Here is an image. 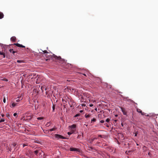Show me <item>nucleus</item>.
<instances>
[{"mask_svg": "<svg viewBox=\"0 0 158 158\" xmlns=\"http://www.w3.org/2000/svg\"><path fill=\"white\" fill-rule=\"evenodd\" d=\"M62 103L61 105L64 107V110H65L66 112L69 110L70 108L73 109L76 104L75 102L69 96L64 95L62 98Z\"/></svg>", "mask_w": 158, "mask_h": 158, "instance_id": "f257e3e1", "label": "nucleus"}, {"mask_svg": "<svg viewBox=\"0 0 158 158\" xmlns=\"http://www.w3.org/2000/svg\"><path fill=\"white\" fill-rule=\"evenodd\" d=\"M42 50V52H43V56L44 57H46L45 60L47 61L50 60H54V59L59 60H64V59H62L60 56H57L55 54H52V52H47L46 50Z\"/></svg>", "mask_w": 158, "mask_h": 158, "instance_id": "f03ea898", "label": "nucleus"}, {"mask_svg": "<svg viewBox=\"0 0 158 158\" xmlns=\"http://www.w3.org/2000/svg\"><path fill=\"white\" fill-rule=\"evenodd\" d=\"M34 154L38 158H45L46 155L40 149H35L34 150Z\"/></svg>", "mask_w": 158, "mask_h": 158, "instance_id": "7ed1b4c3", "label": "nucleus"}, {"mask_svg": "<svg viewBox=\"0 0 158 158\" xmlns=\"http://www.w3.org/2000/svg\"><path fill=\"white\" fill-rule=\"evenodd\" d=\"M16 145L17 143H10L9 146H7L6 149L8 150V152H11L12 148H14V150H15L17 148Z\"/></svg>", "mask_w": 158, "mask_h": 158, "instance_id": "20e7f679", "label": "nucleus"}, {"mask_svg": "<svg viewBox=\"0 0 158 158\" xmlns=\"http://www.w3.org/2000/svg\"><path fill=\"white\" fill-rule=\"evenodd\" d=\"M26 115L24 117L23 119L24 120H30L31 119V116H32V114L30 112H27L26 114Z\"/></svg>", "mask_w": 158, "mask_h": 158, "instance_id": "39448f33", "label": "nucleus"}, {"mask_svg": "<svg viewBox=\"0 0 158 158\" xmlns=\"http://www.w3.org/2000/svg\"><path fill=\"white\" fill-rule=\"evenodd\" d=\"M10 46V45H4L3 44L0 43V49H7L10 48V49H11Z\"/></svg>", "mask_w": 158, "mask_h": 158, "instance_id": "423d86ee", "label": "nucleus"}, {"mask_svg": "<svg viewBox=\"0 0 158 158\" xmlns=\"http://www.w3.org/2000/svg\"><path fill=\"white\" fill-rule=\"evenodd\" d=\"M55 137L56 139H57L58 140L59 139H68V138H67L66 137H64L59 134H56L55 135Z\"/></svg>", "mask_w": 158, "mask_h": 158, "instance_id": "0eeeda50", "label": "nucleus"}, {"mask_svg": "<svg viewBox=\"0 0 158 158\" xmlns=\"http://www.w3.org/2000/svg\"><path fill=\"white\" fill-rule=\"evenodd\" d=\"M40 88V85H37L35 88H34L33 89V92L36 94H38L39 93V91H38V89H39Z\"/></svg>", "mask_w": 158, "mask_h": 158, "instance_id": "6e6552de", "label": "nucleus"}, {"mask_svg": "<svg viewBox=\"0 0 158 158\" xmlns=\"http://www.w3.org/2000/svg\"><path fill=\"white\" fill-rule=\"evenodd\" d=\"M10 46H16L18 47L25 48V46H23L22 44H19L18 43L14 44H10ZM12 47L13 48V47Z\"/></svg>", "mask_w": 158, "mask_h": 158, "instance_id": "1a4fd4ad", "label": "nucleus"}, {"mask_svg": "<svg viewBox=\"0 0 158 158\" xmlns=\"http://www.w3.org/2000/svg\"><path fill=\"white\" fill-rule=\"evenodd\" d=\"M118 136L119 139L123 141L124 139V138L123 134L122 133H118Z\"/></svg>", "mask_w": 158, "mask_h": 158, "instance_id": "9d476101", "label": "nucleus"}, {"mask_svg": "<svg viewBox=\"0 0 158 158\" xmlns=\"http://www.w3.org/2000/svg\"><path fill=\"white\" fill-rule=\"evenodd\" d=\"M69 150L71 151H76L78 152H80V150L78 148H70Z\"/></svg>", "mask_w": 158, "mask_h": 158, "instance_id": "9b49d317", "label": "nucleus"}, {"mask_svg": "<svg viewBox=\"0 0 158 158\" xmlns=\"http://www.w3.org/2000/svg\"><path fill=\"white\" fill-rule=\"evenodd\" d=\"M120 108L121 109V110L122 111V112L123 114L124 115H126L127 116V111H126L125 109L124 108L122 107H120Z\"/></svg>", "mask_w": 158, "mask_h": 158, "instance_id": "f8f14e48", "label": "nucleus"}, {"mask_svg": "<svg viewBox=\"0 0 158 158\" xmlns=\"http://www.w3.org/2000/svg\"><path fill=\"white\" fill-rule=\"evenodd\" d=\"M46 95H47V97L48 98H51L52 96V93L50 92H49V91H48V90H47L46 91Z\"/></svg>", "mask_w": 158, "mask_h": 158, "instance_id": "ddd939ff", "label": "nucleus"}, {"mask_svg": "<svg viewBox=\"0 0 158 158\" xmlns=\"http://www.w3.org/2000/svg\"><path fill=\"white\" fill-rule=\"evenodd\" d=\"M40 89L41 90L42 93H43L44 90L46 91L47 89L45 85L43 86H40Z\"/></svg>", "mask_w": 158, "mask_h": 158, "instance_id": "4468645a", "label": "nucleus"}, {"mask_svg": "<svg viewBox=\"0 0 158 158\" xmlns=\"http://www.w3.org/2000/svg\"><path fill=\"white\" fill-rule=\"evenodd\" d=\"M106 149L110 152H112L113 151V148L109 145L106 147Z\"/></svg>", "mask_w": 158, "mask_h": 158, "instance_id": "2eb2a0df", "label": "nucleus"}, {"mask_svg": "<svg viewBox=\"0 0 158 158\" xmlns=\"http://www.w3.org/2000/svg\"><path fill=\"white\" fill-rule=\"evenodd\" d=\"M76 125L75 124H73L71 126H69V128H70L71 129H75V130H76Z\"/></svg>", "mask_w": 158, "mask_h": 158, "instance_id": "dca6fc26", "label": "nucleus"}, {"mask_svg": "<svg viewBox=\"0 0 158 158\" xmlns=\"http://www.w3.org/2000/svg\"><path fill=\"white\" fill-rule=\"evenodd\" d=\"M5 50H4V51L3 52V50H2V51H0V55H2L3 56V58H5Z\"/></svg>", "mask_w": 158, "mask_h": 158, "instance_id": "f3484780", "label": "nucleus"}, {"mask_svg": "<svg viewBox=\"0 0 158 158\" xmlns=\"http://www.w3.org/2000/svg\"><path fill=\"white\" fill-rule=\"evenodd\" d=\"M137 111L138 112L140 113L142 115H144V112H143L140 109H137Z\"/></svg>", "mask_w": 158, "mask_h": 158, "instance_id": "a211bd4d", "label": "nucleus"}, {"mask_svg": "<svg viewBox=\"0 0 158 158\" xmlns=\"http://www.w3.org/2000/svg\"><path fill=\"white\" fill-rule=\"evenodd\" d=\"M17 105L18 104L17 103H15L13 102L11 104V105L10 106V107L11 108H13Z\"/></svg>", "mask_w": 158, "mask_h": 158, "instance_id": "6ab92c4d", "label": "nucleus"}, {"mask_svg": "<svg viewBox=\"0 0 158 158\" xmlns=\"http://www.w3.org/2000/svg\"><path fill=\"white\" fill-rule=\"evenodd\" d=\"M108 145L105 143H103L102 144V147L106 148Z\"/></svg>", "mask_w": 158, "mask_h": 158, "instance_id": "aec40b11", "label": "nucleus"}, {"mask_svg": "<svg viewBox=\"0 0 158 158\" xmlns=\"http://www.w3.org/2000/svg\"><path fill=\"white\" fill-rule=\"evenodd\" d=\"M29 154H30L31 156L32 157H33L34 154V151H30L29 152Z\"/></svg>", "mask_w": 158, "mask_h": 158, "instance_id": "412c9836", "label": "nucleus"}, {"mask_svg": "<svg viewBox=\"0 0 158 158\" xmlns=\"http://www.w3.org/2000/svg\"><path fill=\"white\" fill-rule=\"evenodd\" d=\"M43 131H44V133H45V134H50V133H49V132H50L49 130H43Z\"/></svg>", "mask_w": 158, "mask_h": 158, "instance_id": "4be33fe9", "label": "nucleus"}, {"mask_svg": "<svg viewBox=\"0 0 158 158\" xmlns=\"http://www.w3.org/2000/svg\"><path fill=\"white\" fill-rule=\"evenodd\" d=\"M10 40L11 41L15 42L16 40V38L15 36H13L10 38Z\"/></svg>", "mask_w": 158, "mask_h": 158, "instance_id": "5701e85b", "label": "nucleus"}, {"mask_svg": "<svg viewBox=\"0 0 158 158\" xmlns=\"http://www.w3.org/2000/svg\"><path fill=\"white\" fill-rule=\"evenodd\" d=\"M4 17V14L2 12H0V19H2Z\"/></svg>", "mask_w": 158, "mask_h": 158, "instance_id": "b1692460", "label": "nucleus"}, {"mask_svg": "<svg viewBox=\"0 0 158 158\" xmlns=\"http://www.w3.org/2000/svg\"><path fill=\"white\" fill-rule=\"evenodd\" d=\"M72 65L71 64H67L65 66V68H68V67H71Z\"/></svg>", "mask_w": 158, "mask_h": 158, "instance_id": "393cba45", "label": "nucleus"}, {"mask_svg": "<svg viewBox=\"0 0 158 158\" xmlns=\"http://www.w3.org/2000/svg\"><path fill=\"white\" fill-rule=\"evenodd\" d=\"M97 138L95 137V138H92L91 139V140H90V143H93V142L94 141L95 139H97Z\"/></svg>", "mask_w": 158, "mask_h": 158, "instance_id": "a878e982", "label": "nucleus"}, {"mask_svg": "<svg viewBox=\"0 0 158 158\" xmlns=\"http://www.w3.org/2000/svg\"><path fill=\"white\" fill-rule=\"evenodd\" d=\"M96 121V118H93L91 120V123H94Z\"/></svg>", "mask_w": 158, "mask_h": 158, "instance_id": "bb28decb", "label": "nucleus"}, {"mask_svg": "<svg viewBox=\"0 0 158 158\" xmlns=\"http://www.w3.org/2000/svg\"><path fill=\"white\" fill-rule=\"evenodd\" d=\"M56 105L55 104H53L52 106V112H54L55 110V109Z\"/></svg>", "mask_w": 158, "mask_h": 158, "instance_id": "cd10ccee", "label": "nucleus"}, {"mask_svg": "<svg viewBox=\"0 0 158 158\" xmlns=\"http://www.w3.org/2000/svg\"><path fill=\"white\" fill-rule=\"evenodd\" d=\"M56 129H57L56 128L54 127L52 129H49V131H55V130H56Z\"/></svg>", "mask_w": 158, "mask_h": 158, "instance_id": "c85d7f7f", "label": "nucleus"}, {"mask_svg": "<svg viewBox=\"0 0 158 158\" xmlns=\"http://www.w3.org/2000/svg\"><path fill=\"white\" fill-rule=\"evenodd\" d=\"M2 81H8V79L6 78H5V77H4L3 79H2Z\"/></svg>", "mask_w": 158, "mask_h": 158, "instance_id": "c756f323", "label": "nucleus"}, {"mask_svg": "<svg viewBox=\"0 0 158 158\" xmlns=\"http://www.w3.org/2000/svg\"><path fill=\"white\" fill-rule=\"evenodd\" d=\"M37 119L38 120H41L43 119H44V117H39L37 118Z\"/></svg>", "mask_w": 158, "mask_h": 158, "instance_id": "7c9ffc66", "label": "nucleus"}, {"mask_svg": "<svg viewBox=\"0 0 158 158\" xmlns=\"http://www.w3.org/2000/svg\"><path fill=\"white\" fill-rule=\"evenodd\" d=\"M85 118H88L90 116V115L89 114H86L85 115Z\"/></svg>", "mask_w": 158, "mask_h": 158, "instance_id": "2f4dec72", "label": "nucleus"}, {"mask_svg": "<svg viewBox=\"0 0 158 158\" xmlns=\"http://www.w3.org/2000/svg\"><path fill=\"white\" fill-rule=\"evenodd\" d=\"M110 119L109 118H107L106 119V122H107L108 123H109L110 122Z\"/></svg>", "mask_w": 158, "mask_h": 158, "instance_id": "473e14b6", "label": "nucleus"}, {"mask_svg": "<svg viewBox=\"0 0 158 158\" xmlns=\"http://www.w3.org/2000/svg\"><path fill=\"white\" fill-rule=\"evenodd\" d=\"M81 102H83V100H84V97H83V96L82 95H81Z\"/></svg>", "mask_w": 158, "mask_h": 158, "instance_id": "72a5a7b5", "label": "nucleus"}, {"mask_svg": "<svg viewBox=\"0 0 158 158\" xmlns=\"http://www.w3.org/2000/svg\"><path fill=\"white\" fill-rule=\"evenodd\" d=\"M5 121V119L4 118H2L0 120V123L4 122Z\"/></svg>", "mask_w": 158, "mask_h": 158, "instance_id": "f704fd0d", "label": "nucleus"}, {"mask_svg": "<svg viewBox=\"0 0 158 158\" xmlns=\"http://www.w3.org/2000/svg\"><path fill=\"white\" fill-rule=\"evenodd\" d=\"M80 115V114H76L74 116V118H75V117H78V116H79Z\"/></svg>", "mask_w": 158, "mask_h": 158, "instance_id": "c9c22d12", "label": "nucleus"}, {"mask_svg": "<svg viewBox=\"0 0 158 158\" xmlns=\"http://www.w3.org/2000/svg\"><path fill=\"white\" fill-rule=\"evenodd\" d=\"M17 62L19 63H21L23 62V60H17Z\"/></svg>", "mask_w": 158, "mask_h": 158, "instance_id": "e433bc0d", "label": "nucleus"}, {"mask_svg": "<svg viewBox=\"0 0 158 158\" xmlns=\"http://www.w3.org/2000/svg\"><path fill=\"white\" fill-rule=\"evenodd\" d=\"M6 116L8 118H9V117H10V115L9 113H7L6 114Z\"/></svg>", "mask_w": 158, "mask_h": 158, "instance_id": "4c0bfd02", "label": "nucleus"}, {"mask_svg": "<svg viewBox=\"0 0 158 158\" xmlns=\"http://www.w3.org/2000/svg\"><path fill=\"white\" fill-rule=\"evenodd\" d=\"M135 136H137V135L138 134V131H135Z\"/></svg>", "mask_w": 158, "mask_h": 158, "instance_id": "58836bf2", "label": "nucleus"}, {"mask_svg": "<svg viewBox=\"0 0 158 158\" xmlns=\"http://www.w3.org/2000/svg\"><path fill=\"white\" fill-rule=\"evenodd\" d=\"M9 51H10V52H12L14 54V53H15V52H15V51H13V50H9Z\"/></svg>", "mask_w": 158, "mask_h": 158, "instance_id": "ea45409f", "label": "nucleus"}, {"mask_svg": "<svg viewBox=\"0 0 158 158\" xmlns=\"http://www.w3.org/2000/svg\"><path fill=\"white\" fill-rule=\"evenodd\" d=\"M73 133V132H69L67 133V134L70 135H71Z\"/></svg>", "mask_w": 158, "mask_h": 158, "instance_id": "a19ab883", "label": "nucleus"}, {"mask_svg": "<svg viewBox=\"0 0 158 158\" xmlns=\"http://www.w3.org/2000/svg\"><path fill=\"white\" fill-rule=\"evenodd\" d=\"M104 125L106 126V127H109V125H108V124L107 123H105L104 124Z\"/></svg>", "mask_w": 158, "mask_h": 158, "instance_id": "79ce46f5", "label": "nucleus"}, {"mask_svg": "<svg viewBox=\"0 0 158 158\" xmlns=\"http://www.w3.org/2000/svg\"><path fill=\"white\" fill-rule=\"evenodd\" d=\"M27 145H27V143H26V144H25V143L24 144H23V147L24 148L25 146H27Z\"/></svg>", "mask_w": 158, "mask_h": 158, "instance_id": "37998d69", "label": "nucleus"}, {"mask_svg": "<svg viewBox=\"0 0 158 158\" xmlns=\"http://www.w3.org/2000/svg\"><path fill=\"white\" fill-rule=\"evenodd\" d=\"M102 138H103L104 139H105L106 137V136L105 135H102Z\"/></svg>", "mask_w": 158, "mask_h": 158, "instance_id": "c03bdc74", "label": "nucleus"}, {"mask_svg": "<svg viewBox=\"0 0 158 158\" xmlns=\"http://www.w3.org/2000/svg\"><path fill=\"white\" fill-rule=\"evenodd\" d=\"M100 122L101 123H104L105 122V121L103 120H101L100 121Z\"/></svg>", "mask_w": 158, "mask_h": 158, "instance_id": "a18cd8bd", "label": "nucleus"}, {"mask_svg": "<svg viewBox=\"0 0 158 158\" xmlns=\"http://www.w3.org/2000/svg\"><path fill=\"white\" fill-rule=\"evenodd\" d=\"M3 102L4 103H5L6 102V99L5 98V97H4V98H3Z\"/></svg>", "mask_w": 158, "mask_h": 158, "instance_id": "49530a36", "label": "nucleus"}, {"mask_svg": "<svg viewBox=\"0 0 158 158\" xmlns=\"http://www.w3.org/2000/svg\"><path fill=\"white\" fill-rule=\"evenodd\" d=\"M39 107V105H38V106H37V108H36V106H35V110H36Z\"/></svg>", "mask_w": 158, "mask_h": 158, "instance_id": "de8ad7c7", "label": "nucleus"}, {"mask_svg": "<svg viewBox=\"0 0 158 158\" xmlns=\"http://www.w3.org/2000/svg\"><path fill=\"white\" fill-rule=\"evenodd\" d=\"M42 105H43V106H45V102H44L43 103H42Z\"/></svg>", "mask_w": 158, "mask_h": 158, "instance_id": "09e8293b", "label": "nucleus"}, {"mask_svg": "<svg viewBox=\"0 0 158 158\" xmlns=\"http://www.w3.org/2000/svg\"><path fill=\"white\" fill-rule=\"evenodd\" d=\"M102 135H98V137L102 138Z\"/></svg>", "mask_w": 158, "mask_h": 158, "instance_id": "8fccbe9b", "label": "nucleus"}, {"mask_svg": "<svg viewBox=\"0 0 158 158\" xmlns=\"http://www.w3.org/2000/svg\"><path fill=\"white\" fill-rule=\"evenodd\" d=\"M93 104H91L89 105V106L90 107H92L93 106Z\"/></svg>", "mask_w": 158, "mask_h": 158, "instance_id": "3c124183", "label": "nucleus"}, {"mask_svg": "<svg viewBox=\"0 0 158 158\" xmlns=\"http://www.w3.org/2000/svg\"><path fill=\"white\" fill-rule=\"evenodd\" d=\"M81 136V135H78L77 136V138L79 139L80 138V137Z\"/></svg>", "mask_w": 158, "mask_h": 158, "instance_id": "603ef678", "label": "nucleus"}, {"mask_svg": "<svg viewBox=\"0 0 158 158\" xmlns=\"http://www.w3.org/2000/svg\"><path fill=\"white\" fill-rule=\"evenodd\" d=\"M17 115V114L16 113H14V116H16Z\"/></svg>", "mask_w": 158, "mask_h": 158, "instance_id": "864d4df0", "label": "nucleus"}, {"mask_svg": "<svg viewBox=\"0 0 158 158\" xmlns=\"http://www.w3.org/2000/svg\"><path fill=\"white\" fill-rule=\"evenodd\" d=\"M84 111V110H80L79 112L80 113H82Z\"/></svg>", "mask_w": 158, "mask_h": 158, "instance_id": "5fc2aeb1", "label": "nucleus"}, {"mask_svg": "<svg viewBox=\"0 0 158 158\" xmlns=\"http://www.w3.org/2000/svg\"><path fill=\"white\" fill-rule=\"evenodd\" d=\"M72 131V132H73V133H75V134L76 133L75 132V131H74V130H72V131Z\"/></svg>", "mask_w": 158, "mask_h": 158, "instance_id": "6e6d98bb", "label": "nucleus"}, {"mask_svg": "<svg viewBox=\"0 0 158 158\" xmlns=\"http://www.w3.org/2000/svg\"><path fill=\"white\" fill-rule=\"evenodd\" d=\"M20 101V100H19V99H18L17 100H16V102H19Z\"/></svg>", "mask_w": 158, "mask_h": 158, "instance_id": "4d7b16f0", "label": "nucleus"}, {"mask_svg": "<svg viewBox=\"0 0 158 158\" xmlns=\"http://www.w3.org/2000/svg\"><path fill=\"white\" fill-rule=\"evenodd\" d=\"M82 106H86V105L85 104H83L82 105Z\"/></svg>", "mask_w": 158, "mask_h": 158, "instance_id": "13d9d810", "label": "nucleus"}, {"mask_svg": "<svg viewBox=\"0 0 158 158\" xmlns=\"http://www.w3.org/2000/svg\"><path fill=\"white\" fill-rule=\"evenodd\" d=\"M1 116H2V117H4V116L5 115H4V114H1Z\"/></svg>", "mask_w": 158, "mask_h": 158, "instance_id": "bf43d9fd", "label": "nucleus"}, {"mask_svg": "<svg viewBox=\"0 0 158 158\" xmlns=\"http://www.w3.org/2000/svg\"><path fill=\"white\" fill-rule=\"evenodd\" d=\"M89 148H91V149H94L92 147H89Z\"/></svg>", "mask_w": 158, "mask_h": 158, "instance_id": "052dcab7", "label": "nucleus"}, {"mask_svg": "<svg viewBox=\"0 0 158 158\" xmlns=\"http://www.w3.org/2000/svg\"><path fill=\"white\" fill-rule=\"evenodd\" d=\"M83 74V75H84L85 76H86V74H85V73H84Z\"/></svg>", "mask_w": 158, "mask_h": 158, "instance_id": "680f3d73", "label": "nucleus"}, {"mask_svg": "<svg viewBox=\"0 0 158 158\" xmlns=\"http://www.w3.org/2000/svg\"><path fill=\"white\" fill-rule=\"evenodd\" d=\"M40 88H39V89H38V91H39V92L40 91Z\"/></svg>", "mask_w": 158, "mask_h": 158, "instance_id": "e2e57ef3", "label": "nucleus"}, {"mask_svg": "<svg viewBox=\"0 0 158 158\" xmlns=\"http://www.w3.org/2000/svg\"><path fill=\"white\" fill-rule=\"evenodd\" d=\"M118 116V115H117V114H116V115H115V117H117V116Z\"/></svg>", "mask_w": 158, "mask_h": 158, "instance_id": "0e129e2a", "label": "nucleus"}, {"mask_svg": "<svg viewBox=\"0 0 158 158\" xmlns=\"http://www.w3.org/2000/svg\"><path fill=\"white\" fill-rule=\"evenodd\" d=\"M117 121V120H115L114 121L115 122H116V121Z\"/></svg>", "mask_w": 158, "mask_h": 158, "instance_id": "69168bd1", "label": "nucleus"}, {"mask_svg": "<svg viewBox=\"0 0 158 158\" xmlns=\"http://www.w3.org/2000/svg\"><path fill=\"white\" fill-rule=\"evenodd\" d=\"M11 158H15V157H12Z\"/></svg>", "mask_w": 158, "mask_h": 158, "instance_id": "338daca9", "label": "nucleus"}, {"mask_svg": "<svg viewBox=\"0 0 158 158\" xmlns=\"http://www.w3.org/2000/svg\"><path fill=\"white\" fill-rule=\"evenodd\" d=\"M118 143L119 144V142H118Z\"/></svg>", "mask_w": 158, "mask_h": 158, "instance_id": "774afa93", "label": "nucleus"}]
</instances>
